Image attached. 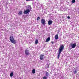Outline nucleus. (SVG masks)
Instances as JSON below:
<instances>
[{
	"mask_svg": "<svg viewBox=\"0 0 79 79\" xmlns=\"http://www.w3.org/2000/svg\"><path fill=\"white\" fill-rule=\"evenodd\" d=\"M32 73L33 74H35V69H33L32 70Z\"/></svg>",
	"mask_w": 79,
	"mask_h": 79,
	"instance_id": "nucleus-13",
	"label": "nucleus"
},
{
	"mask_svg": "<svg viewBox=\"0 0 79 79\" xmlns=\"http://www.w3.org/2000/svg\"><path fill=\"white\" fill-rule=\"evenodd\" d=\"M76 44H73L72 43H71L70 44L69 48L70 49V50H71V48H74L76 47Z\"/></svg>",
	"mask_w": 79,
	"mask_h": 79,
	"instance_id": "nucleus-3",
	"label": "nucleus"
},
{
	"mask_svg": "<svg viewBox=\"0 0 79 79\" xmlns=\"http://www.w3.org/2000/svg\"><path fill=\"white\" fill-rule=\"evenodd\" d=\"M13 75V72H11L10 73V76L11 77H12Z\"/></svg>",
	"mask_w": 79,
	"mask_h": 79,
	"instance_id": "nucleus-15",
	"label": "nucleus"
},
{
	"mask_svg": "<svg viewBox=\"0 0 79 79\" xmlns=\"http://www.w3.org/2000/svg\"><path fill=\"white\" fill-rule=\"evenodd\" d=\"M77 73V70H75L74 72V74H76Z\"/></svg>",
	"mask_w": 79,
	"mask_h": 79,
	"instance_id": "nucleus-18",
	"label": "nucleus"
},
{
	"mask_svg": "<svg viewBox=\"0 0 79 79\" xmlns=\"http://www.w3.org/2000/svg\"><path fill=\"white\" fill-rule=\"evenodd\" d=\"M25 53L26 55H29V50L27 49L25 50Z\"/></svg>",
	"mask_w": 79,
	"mask_h": 79,
	"instance_id": "nucleus-7",
	"label": "nucleus"
},
{
	"mask_svg": "<svg viewBox=\"0 0 79 79\" xmlns=\"http://www.w3.org/2000/svg\"><path fill=\"white\" fill-rule=\"evenodd\" d=\"M67 18H68V19H70V17L69 16H68Z\"/></svg>",
	"mask_w": 79,
	"mask_h": 79,
	"instance_id": "nucleus-21",
	"label": "nucleus"
},
{
	"mask_svg": "<svg viewBox=\"0 0 79 79\" xmlns=\"http://www.w3.org/2000/svg\"><path fill=\"white\" fill-rule=\"evenodd\" d=\"M41 23L43 26H45V19H42L41 21Z\"/></svg>",
	"mask_w": 79,
	"mask_h": 79,
	"instance_id": "nucleus-5",
	"label": "nucleus"
},
{
	"mask_svg": "<svg viewBox=\"0 0 79 79\" xmlns=\"http://www.w3.org/2000/svg\"><path fill=\"white\" fill-rule=\"evenodd\" d=\"M10 40L11 43H12V44H15L16 42V40H15V39L13 36H10Z\"/></svg>",
	"mask_w": 79,
	"mask_h": 79,
	"instance_id": "nucleus-2",
	"label": "nucleus"
},
{
	"mask_svg": "<svg viewBox=\"0 0 79 79\" xmlns=\"http://www.w3.org/2000/svg\"><path fill=\"white\" fill-rule=\"evenodd\" d=\"M72 2L73 3H74L75 2H76V1L75 0H73Z\"/></svg>",
	"mask_w": 79,
	"mask_h": 79,
	"instance_id": "nucleus-16",
	"label": "nucleus"
},
{
	"mask_svg": "<svg viewBox=\"0 0 79 79\" xmlns=\"http://www.w3.org/2000/svg\"><path fill=\"white\" fill-rule=\"evenodd\" d=\"M39 19H40V17H38L37 19V21H39Z\"/></svg>",
	"mask_w": 79,
	"mask_h": 79,
	"instance_id": "nucleus-19",
	"label": "nucleus"
},
{
	"mask_svg": "<svg viewBox=\"0 0 79 79\" xmlns=\"http://www.w3.org/2000/svg\"><path fill=\"white\" fill-rule=\"evenodd\" d=\"M23 13L24 14H27L30 13V10L29 9H27L26 10H24Z\"/></svg>",
	"mask_w": 79,
	"mask_h": 79,
	"instance_id": "nucleus-4",
	"label": "nucleus"
},
{
	"mask_svg": "<svg viewBox=\"0 0 79 79\" xmlns=\"http://www.w3.org/2000/svg\"><path fill=\"white\" fill-rule=\"evenodd\" d=\"M38 42L39 41H38V40H36L35 41V44H38Z\"/></svg>",
	"mask_w": 79,
	"mask_h": 79,
	"instance_id": "nucleus-14",
	"label": "nucleus"
},
{
	"mask_svg": "<svg viewBox=\"0 0 79 79\" xmlns=\"http://www.w3.org/2000/svg\"><path fill=\"white\" fill-rule=\"evenodd\" d=\"M50 37H48V38L46 39V42H49V41H50Z\"/></svg>",
	"mask_w": 79,
	"mask_h": 79,
	"instance_id": "nucleus-11",
	"label": "nucleus"
},
{
	"mask_svg": "<svg viewBox=\"0 0 79 79\" xmlns=\"http://www.w3.org/2000/svg\"><path fill=\"white\" fill-rule=\"evenodd\" d=\"M26 2H27V1H32V0H26Z\"/></svg>",
	"mask_w": 79,
	"mask_h": 79,
	"instance_id": "nucleus-20",
	"label": "nucleus"
},
{
	"mask_svg": "<svg viewBox=\"0 0 79 79\" xmlns=\"http://www.w3.org/2000/svg\"><path fill=\"white\" fill-rule=\"evenodd\" d=\"M45 75L46 76H48L49 75V73H48V72L46 71L45 72Z\"/></svg>",
	"mask_w": 79,
	"mask_h": 79,
	"instance_id": "nucleus-12",
	"label": "nucleus"
},
{
	"mask_svg": "<svg viewBox=\"0 0 79 79\" xmlns=\"http://www.w3.org/2000/svg\"><path fill=\"white\" fill-rule=\"evenodd\" d=\"M52 23H53V22L52 21L49 20L48 21V25H51V24H52Z\"/></svg>",
	"mask_w": 79,
	"mask_h": 79,
	"instance_id": "nucleus-9",
	"label": "nucleus"
},
{
	"mask_svg": "<svg viewBox=\"0 0 79 79\" xmlns=\"http://www.w3.org/2000/svg\"><path fill=\"white\" fill-rule=\"evenodd\" d=\"M64 47V46L63 45H61L59 49V53L57 56V58L58 59L60 58V54H61V52H62V51L63 50Z\"/></svg>",
	"mask_w": 79,
	"mask_h": 79,
	"instance_id": "nucleus-1",
	"label": "nucleus"
},
{
	"mask_svg": "<svg viewBox=\"0 0 79 79\" xmlns=\"http://www.w3.org/2000/svg\"><path fill=\"white\" fill-rule=\"evenodd\" d=\"M47 77L45 76H44L43 78V79H47Z\"/></svg>",
	"mask_w": 79,
	"mask_h": 79,
	"instance_id": "nucleus-17",
	"label": "nucleus"
},
{
	"mask_svg": "<svg viewBox=\"0 0 79 79\" xmlns=\"http://www.w3.org/2000/svg\"><path fill=\"white\" fill-rule=\"evenodd\" d=\"M44 54L40 55V60H42L44 59Z\"/></svg>",
	"mask_w": 79,
	"mask_h": 79,
	"instance_id": "nucleus-6",
	"label": "nucleus"
},
{
	"mask_svg": "<svg viewBox=\"0 0 79 79\" xmlns=\"http://www.w3.org/2000/svg\"><path fill=\"white\" fill-rule=\"evenodd\" d=\"M58 39V35L57 34L55 35V39L56 40Z\"/></svg>",
	"mask_w": 79,
	"mask_h": 79,
	"instance_id": "nucleus-10",
	"label": "nucleus"
},
{
	"mask_svg": "<svg viewBox=\"0 0 79 79\" xmlns=\"http://www.w3.org/2000/svg\"><path fill=\"white\" fill-rule=\"evenodd\" d=\"M18 15H23V11L20 10L19 12V13H18Z\"/></svg>",
	"mask_w": 79,
	"mask_h": 79,
	"instance_id": "nucleus-8",
	"label": "nucleus"
},
{
	"mask_svg": "<svg viewBox=\"0 0 79 79\" xmlns=\"http://www.w3.org/2000/svg\"><path fill=\"white\" fill-rule=\"evenodd\" d=\"M51 43H52V44H53V41H52Z\"/></svg>",
	"mask_w": 79,
	"mask_h": 79,
	"instance_id": "nucleus-22",
	"label": "nucleus"
}]
</instances>
